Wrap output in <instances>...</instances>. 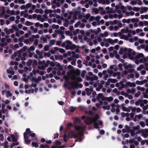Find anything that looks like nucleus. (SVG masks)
<instances>
[{"instance_id": "obj_1", "label": "nucleus", "mask_w": 148, "mask_h": 148, "mask_svg": "<svg viewBox=\"0 0 148 148\" xmlns=\"http://www.w3.org/2000/svg\"><path fill=\"white\" fill-rule=\"evenodd\" d=\"M64 78L65 80V82H66L64 84V87L66 88H68V85H70L71 86V88L73 89L75 88V87H77L75 84H74L72 82L69 81V77L65 75L64 76Z\"/></svg>"}, {"instance_id": "obj_2", "label": "nucleus", "mask_w": 148, "mask_h": 148, "mask_svg": "<svg viewBox=\"0 0 148 148\" xmlns=\"http://www.w3.org/2000/svg\"><path fill=\"white\" fill-rule=\"evenodd\" d=\"M97 120L94 117L92 118H87L86 120L84 121V123L88 125H90L92 124V123H95L97 122Z\"/></svg>"}, {"instance_id": "obj_3", "label": "nucleus", "mask_w": 148, "mask_h": 148, "mask_svg": "<svg viewBox=\"0 0 148 148\" xmlns=\"http://www.w3.org/2000/svg\"><path fill=\"white\" fill-rule=\"evenodd\" d=\"M129 58L132 59L133 58L132 56H134L136 54V52L135 51L132 52V49H128V52L127 53Z\"/></svg>"}, {"instance_id": "obj_4", "label": "nucleus", "mask_w": 148, "mask_h": 148, "mask_svg": "<svg viewBox=\"0 0 148 148\" xmlns=\"http://www.w3.org/2000/svg\"><path fill=\"white\" fill-rule=\"evenodd\" d=\"M74 127L75 130L76 131H83L85 130L86 126L85 125L83 126H77L75 125H74Z\"/></svg>"}, {"instance_id": "obj_5", "label": "nucleus", "mask_w": 148, "mask_h": 148, "mask_svg": "<svg viewBox=\"0 0 148 148\" xmlns=\"http://www.w3.org/2000/svg\"><path fill=\"white\" fill-rule=\"evenodd\" d=\"M70 133L71 134V138H77L78 137V135L76 134L75 132L73 131H71L70 132Z\"/></svg>"}, {"instance_id": "obj_6", "label": "nucleus", "mask_w": 148, "mask_h": 148, "mask_svg": "<svg viewBox=\"0 0 148 148\" xmlns=\"http://www.w3.org/2000/svg\"><path fill=\"white\" fill-rule=\"evenodd\" d=\"M81 7L79 6H78L77 8V9L78 10H76L74 12L75 14L78 15L79 14H80L81 13Z\"/></svg>"}, {"instance_id": "obj_7", "label": "nucleus", "mask_w": 148, "mask_h": 148, "mask_svg": "<svg viewBox=\"0 0 148 148\" xmlns=\"http://www.w3.org/2000/svg\"><path fill=\"white\" fill-rule=\"evenodd\" d=\"M117 80L116 79H114L112 78H109L108 80V82H112L115 83L117 82Z\"/></svg>"}, {"instance_id": "obj_8", "label": "nucleus", "mask_w": 148, "mask_h": 148, "mask_svg": "<svg viewBox=\"0 0 148 148\" xmlns=\"http://www.w3.org/2000/svg\"><path fill=\"white\" fill-rule=\"evenodd\" d=\"M144 55L143 53H140L138 54L135 57L136 59H138L141 58H143L144 57Z\"/></svg>"}, {"instance_id": "obj_9", "label": "nucleus", "mask_w": 148, "mask_h": 148, "mask_svg": "<svg viewBox=\"0 0 148 148\" xmlns=\"http://www.w3.org/2000/svg\"><path fill=\"white\" fill-rule=\"evenodd\" d=\"M11 137L12 139V141L13 142H16L17 141V139L15 135L13 134H12L11 136Z\"/></svg>"}, {"instance_id": "obj_10", "label": "nucleus", "mask_w": 148, "mask_h": 148, "mask_svg": "<svg viewBox=\"0 0 148 148\" xmlns=\"http://www.w3.org/2000/svg\"><path fill=\"white\" fill-rule=\"evenodd\" d=\"M131 135L132 137L134 136L135 135H137L138 134L137 132L135 133V131L132 130H130Z\"/></svg>"}, {"instance_id": "obj_11", "label": "nucleus", "mask_w": 148, "mask_h": 148, "mask_svg": "<svg viewBox=\"0 0 148 148\" xmlns=\"http://www.w3.org/2000/svg\"><path fill=\"white\" fill-rule=\"evenodd\" d=\"M74 74L77 76H79L80 74V70L78 69H77L76 70H74Z\"/></svg>"}, {"instance_id": "obj_12", "label": "nucleus", "mask_w": 148, "mask_h": 148, "mask_svg": "<svg viewBox=\"0 0 148 148\" xmlns=\"http://www.w3.org/2000/svg\"><path fill=\"white\" fill-rule=\"evenodd\" d=\"M32 146L33 147L37 148L39 147L38 143L33 142L32 143Z\"/></svg>"}, {"instance_id": "obj_13", "label": "nucleus", "mask_w": 148, "mask_h": 148, "mask_svg": "<svg viewBox=\"0 0 148 148\" xmlns=\"http://www.w3.org/2000/svg\"><path fill=\"white\" fill-rule=\"evenodd\" d=\"M73 119L74 123H75V122L78 123H79L81 122L80 119L79 118H74Z\"/></svg>"}, {"instance_id": "obj_14", "label": "nucleus", "mask_w": 148, "mask_h": 148, "mask_svg": "<svg viewBox=\"0 0 148 148\" xmlns=\"http://www.w3.org/2000/svg\"><path fill=\"white\" fill-rule=\"evenodd\" d=\"M40 147L39 148H50V146L47 144H41L40 145Z\"/></svg>"}, {"instance_id": "obj_15", "label": "nucleus", "mask_w": 148, "mask_h": 148, "mask_svg": "<svg viewBox=\"0 0 148 148\" xmlns=\"http://www.w3.org/2000/svg\"><path fill=\"white\" fill-rule=\"evenodd\" d=\"M35 48L34 46L33 45L31 46L28 49V51L29 52L31 51H34L35 50Z\"/></svg>"}, {"instance_id": "obj_16", "label": "nucleus", "mask_w": 148, "mask_h": 148, "mask_svg": "<svg viewBox=\"0 0 148 148\" xmlns=\"http://www.w3.org/2000/svg\"><path fill=\"white\" fill-rule=\"evenodd\" d=\"M33 63V60H32L29 59L28 61L27 62V65L29 66H30L32 63Z\"/></svg>"}, {"instance_id": "obj_17", "label": "nucleus", "mask_w": 148, "mask_h": 148, "mask_svg": "<svg viewBox=\"0 0 148 148\" xmlns=\"http://www.w3.org/2000/svg\"><path fill=\"white\" fill-rule=\"evenodd\" d=\"M55 32L56 33L60 34L61 35H62V34H64V32L63 31H62L60 29H58V30H55Z\"/></svg>"}, {"instance_id": "obj_18", "label": "nucleus", "mask_w": 148, "mask_h": 148, "mask_svg": "<svg viewBox=\"0 0 148 148\" xmlns=\"http://www.w3.org/2000/svg\"><path fill=\"white\" fill-rule=\"evenodd\" d=\"M103 94L102 93H99L96 97V99L98 100H99L100 99H101L102 96H103Z\"/></svg>"}, {"instance_id": "obj_19", "label": "nucleus", "mask_w": 148, "mask_h": 148, "mask_svg": "<svg viewBox=\"0 0 148 148\" xmlns=\"http://www.w3.org/2000/svg\"><path fill=\"white\" fill-rule=\"evenodd\" d=\"M85 90L86 92V94L88 96H90L91 94V93L92 92H91L90 91H89V88H86Z\"/></svg>"}, {"instance_id": "obj_20", "label": "nucleus", "mask_w": 148, "mask_h": 148, "mask_svg": "<svg viewBox=\"0 0 148 148\" xmlns=\"http://www.w3.org/2000/svg\"><path fill=\"white\" fill-rule=\"evenodd\" d=\"M6 94H7L6 97H8L10 96H12V93L9 90L6 91Z\"/></svg>"}, {"instance_id": "obj_21", "label": "nucleus", "mask_w": 148, "mask_h": 148, "mask_svg": "<svg viewBox=\"0 0 148 148\" xmlns=\"http://www.w3.org/2000/svg\"><path fill=\"white\" fill-rule=\"evenodd\" d=\"M106 101H108L109 102L111 101L113 99V97L111 96L109 97H106Z\"/></svg>"}, {"instance_id": "obj_22", "label": "nucleus", "mask_w": 148, "mask_h": 148, "mask_svg": "<svg viewBox=\"0 0 148 148\" xmlns=\"http://www.w3.org/2000/svg\"><path fill=\"white\" fill-rule=\"evenodd\" d=\"M25 24L26 26L32 25L33 24V23L27 21H26Z\"/></svg>"}, {"instance_id": "obj_23", "label": "nucleus", "mask_w": 148, "mask_h": 148, "mask_svg": "<svg viewBox=\"0 0 148 148\" xmlns=\"http://www.w3.org/2000/svg\"><path fill=\"white\" fill-rule=\"evenodd\" d=\"M71 45V46L70 45V49L73 50L76 48V46L75 44H72Z\"/></svg>"}, {"instance_id": "obj_24", "label": "nucleus", "mask_w": 148, "mask_h": 148, "mask_svg": "<svg viewBox=\"0 0 148 148\" xmlns=\"http://www.w3.org/2000/svg\"><path fill=\"white\" fill-rule=\"evenodd\" d=\"M132 82H127L125 84V88H126L128 86H129L130 87H132Z\"/></svg>"}, {"instance_id": "obj_25", "label": "nucleus", "mask_w": 148, "mask_h": 148, "mask_svg": "<svg viewBox=\"0 0 148 148\" xmlns=\"http://www.w3.org/2000/svg\"><path fill=\"white\" fill-rule=\"evenodd\" d=\"M76 108L73 106H70L69 108V111L71 112H73L75 110Z\"/></svg>"}, {"instance_id": "obj_26", "label": "nucleus", "mask_w": 148, "mask_h": 148, "mask_svg": "<svg viewBox=\"0 0 148 148\" xmlns=\"http://www.w3.org/2000/svg\"><path fill=\"white\" fill-rule=\"evenodd\" d=\"M27 135L28 134H27L26 132L24 133L23 135L24 140L28 139L29 138Z\"/></svg>"}, {"instance_id": "obj_27", "label": "nucleus", "mask_w": 148, "mask_h": 148, "mask_svg": "<svg viewBox=\"0 0 148 148\" xmlns=\"http://www.w3.org/2000/svg\"><path fill=\"white\" fill-rule=\"evenodd\" d=\"M140 127L139 125H137L136 126H134L133 127V130H134V131L135 130H139L140 129Z\"/></svg>"}, {"instance_id": "obj_28", "label": "nucleus", "mask_w": 148, "mask_h": 148, "mask_svg": "<svg viewBox=\"0 0 148 148\" xmlns=\"http://www.w3.org/2000/svg\"><path fill=\"white\" fill-rule=\"evenodd\" d=\"M132 67V64H129L128 65H127L126 66H125V68H124L126 70H128L129 68L130 69H131Z\"/></svg>"}, {"instance_id": "obj_29", "label": "nucleus", "mask_w": 148, "mask_h": 148, "mask_svg": "<svg viewBox=\"0 0 148 148\" xmlns=\"http://www.w3.org/2000/svg\"><path fill=\"white\" fill-rule=\"evenodd\" d=\"M129 108L131 109L132 112H134V113H135L136 110V108H133L132 106H129Z\"/></svg>"}, {"instance_id": "obj_30", "label": "nucleus", "mask_w": 148, "mask_h": 148, "mask_svg": "<svg viewBox=\"0 0 148 148\" xmlns=\"http://www.w3.org/2000/svg\"><path fill=\"white\" fill-rule=\"evenodd\" d=\"M144 68V66L143 65H141L140 66L138 67L137 68V71H140L142 69Z\"/></svg>"}, {"instance_id": "obj_31", "label": "nucleus", "mask_w": 148, "mask_h": 148, "mask_svg": "<svg viewBox=\"0 0 148 148\" xmlns=\"http://www.w3.org/2000/svg\"><path fill=\"white\" fill-rule=\"evenodd\" d=\"M7 72L8 73L11 74L12 75H14V71L12 70H10L9 69H7Z\"/></svg>"}, {"instance_id": "obj_32", "label": "nucleus", "mask_w": 148, "mask_h": 148, "mask_svg": "<svg viewBox=\"0 0 148 148\" xmlns=\"http://www.w3.org/2000/svg\"><path fill=\"white\" fill-rule=\"evenodd\" d=\"M131 21L134 23V22H136V23H138V22L139 20V19L138 18H133L131 19Z\"/></svg>"}, {"instance_id": "obj_33", "label": "nucleus", "mask_w": 148, "mask_h": 148, "mask_svg": "<svg viewBox=\"0 0 148 148\" xmlns=\"http://www.w3.org/2000/svg\"><path fill=\"white\" fill-rule=\"evenodd\" d=\"M110 22L111 25H113V24L116 25L117 24L118 21L117 20H114L113 22L112 21H110Z\"/></svg>"}, {"instance_id": "obj_34", "label": "nucleus", "mask_w": 148, "mask_h": 148, "mask_svg": "<svg viewBox=\"0 0 148 148\" xmlns=\"http://www.w3.org/2000/svg\"><path fill=\"white\" fill-rule=\"evenodd\" d=\"M107 41L110 44H113V40L111 38H109L107 39Z\"/></svg>"}, {"instance_id": "obj_35", "label": "nucleus", "mask_w": 148, "mask_h": 148, "mask_svg": "<svg viewBox=\"0 0 148 148\" xmlns=\"http://www.w3.org/2000/svg\"><path fill=\"white\" fill-rule=\"evenodd\" d=\"M102 108L104 110H109L110 109V107L109 106H104L102 107Z\"/></svg>"}, {"instance_id": "obj_36", "label": "nucleus", "mask_w": 148, "mask_h": 148, "mask_svg": "<svg viewBox=\"0 0 148 148\" xmlns=\"http://www.w3.org/2000/svg\"><path fill=\"white\" fill-rule=\"evenodd\" d=\"M55 145H59L61 144V142L58 140H56L55 141Z\"/></svg>"}, {"instance_id": "obj_37", "label": "nucleus", "mask_w": 148, "mask_h": 148, "mask_svg": "<svg viewBox=\"0 0 148 148\" xmlns=\"http://www.w3.org/2000/svg\"><path fill=\"white\" fill-rule=\"evenodd\" d=\"M12 29L15 30L16 31H18V29L16 27V25L15 24L13 25L12 26Z\"/></svg>"}, {"instance_id": "obj_38", "label": "nucleus", "mask_w": 148, "mask_h": 148, "mask_svg": "<svg viewBox=\"0 0 148 148\" xmlns=\"http://www.w3.org/2000/svg\"><path fill=\"white\" fill-rule=\"evenodd\" d=\"M90 16V14L89 13H87L84 16L86 20H88Z\"/></svg>"}, {"instance_id": "obj_39", "label": "nucleus", "mask_w": 148, "mask_h": 148, "mask_svg": "<svg viewBox=\"0 0 148 148\" xmlns=\"http://www.w3.org/2000/svg\"><path fill=\"white\" fill-rule=\"evenodd\" d=\"M26 132L27 134H30V133H31L32 132H31V131H30V130L29 128H27L26 129V132Z\"/></svg>"}, {"instance_id": "obj_40", "label": "nucleus", "mask_w": 148, "mask_h": 148, "mask_svg": "<svg viewBox=\"0 0 148 148\" xmlns=\"http://www.w3.org/2000/svg\"><path fill=\"white\" fill-rule=\"evenodd\" d=\"M81 23L80 21H78L74 25V27L75 28L77 27L78 26L81 24Z\"/></svg>"}, {"instance_id": "obj_41", "label": "nucleus", "mask_w": 148, "mask_h": 148, "mask_svg": "<svg viewBox=\"0 0 148 148\" xmlns=\"http://www.w3.org/2000/svg\"><path fill=\"white\" fill-rule=\"evenodd\" d=\"M76 80L77 82H82V79L81 77H78L76 78Z\"/></svg>"}, {"instance_id": "obj_42", "label": "nucleus", "mask_w": 148, "mask_h": 148, "mask_svg": "<svg viewBox=\"0 0 148 148\" xmlns=\"http://www.w3.org/2000/svg\"><path fill=\"white\" fill-rule=\"evenodd\" d=\"M141 94V92L140 91H138V92H137L135 93V97H139V95H140Z\"/></svg>"}, {"instance_id": "obj_43", "label": "nucleus", "mask_w": 148, "mask_h": 148, "mask_svg": "<svg viewBox=\"0 0 148 148\" xmlns=\"http://www.w3.org/2000/svg\"><path fill=\"white\" fill-rule=\"evenodd\" d=\"M32 72L34 74L36 75L37 73H39L40 71H39L38 69H37L36 70H35L34 69H33Z\"/></svg>"}, {"instance_id": "obj_44", "label": "nucleus", "mask_w": 148, "mask_h": 148, "mask_svg": "<svg viewBox=\"0 0 148 148\" xmlns=\"http://www.w3.org/2000/svg\"><path fill=\"white\" fill-rule=\"evenodd\" d=\"M94 127L95 129H98L99 128V124L97 122L94 123Z\"/></svg>"}, {"instance_id": "obj_45", "label": "nucleus", "mask_w": 148, "mask_h": 148, "mask_svg": "<svg viewBox=\"0 0 148 148\" xmlns=\"http://www.w3.org/2000/svg\"><path fill=\"white\" fill-rule=\"evenodd\" d=\"M31 141V140L28 139L24 140L25 143L28 145L30 143Z\"/></svg>"}, {"instance_id": "obj_46", "label": "nucleus", "mask_w": 148, "mask_h": 148, "mask_svg": "<svg viewBox=\"0 0 148 148\" xmlns=\"http://www.w3.org/2000/svg\"><path fill=\"white\" fill-rule=\"evenodd\" d=\"M51 54L50 53L45 52L44 53V56L45 57H49L51 56Z\"/></svg>"}, {"instance_id": "obj_47", "label": "nucleus", "mask_w": 148, "mask_h": 148, "mask_svg": "<svg viewBox=\"0 0 148 148\" xmlns=\"http://www.w3.org/2000/svg\"><path fill=\"white\" fill-rule=\"evenodd\" d=\"M120 49L123 50L125 53H126L127 51L128 52V49L126 47L125 48H123V47H121Z\"/></svg>"}, {"instance_id": "obj_48", "label": "nucleus", "mask_w": 148, "mask_h": 148, "mask_svg": "<svg viewBox=\"0 0 148 148\" xmlns=\"http://www.w3.org/2000/svg\"><path fill=\"white\" fill-rule=\"evenodd\" d=\"M141 8L144 12H147L148 10V8L147 7H141Z\"/></svg>"}, {"instance_id": "obj_49", "label": "nucleus", "mask_w": 148, "mask_h": 148, "mask_svg": "<svg viewBox=\"0 0 148 148\" xmlns=\"http://www.w3.org/2000/svg\"><path fill=\"white\" fill-rule=\"evenodd\" d=\"M38 68L40 70H44L45 69V67H44V65H42V66H37Z\"/></svg>"}, {"instance_id": "obj_50", "label": "nucleus", "mask_w": 148, "mask_h": 148, "mask_svg": "<svg viewBox=\"0 0 148 148\" xmlns=\"http://www.w3.org/2000/svg\"><path fill=\"white\" fill-rule=\"evenodd\" d=\"M53 28H55L57 29H58L59 28V26L58 25H56L54 24L52 26Z\"/></svg>"}, {"instance_id": "obj_51", "label": "nucleus", "mask_w": 148, "mask_h": 148, "mask_svg": "<svg viewBox=\"0 0 148 148\" xmlns=\"http://www.w3.org/2000/svg\"><path fill=\"white\" fill-rule=\"evenodd\" d=\"M86 72V70H83L82 71V73L81 76L82 78H84L85 76V74Z\"/></svg>"}, {"instance_id": "obj_52", "label": "nucleus", "mask_w": 148, "mask_h": 148, "mask_svg": "<svg viewBox=\"0 0 148 148\" xmlns=\"http://www.w3.org/2000/svg\"><path fill=\"white\" fill-rule=\"evenodd\" d=\"M67 127H73V123H68L66 125Z\"/></svg>"}, {"instance_id": "obj_53", "label": "nucleus", "mask_w": 148, "mask_h": 148, "mask_svg": "<svg viewBox=\"0 0 148 148\" xmlns=\"http://www.w3.org/2000/svg\"><path fill=\"white\" fill-rule=\"evenodd\" d=\"M140 124L142 127H144L145 126V124L143 121H141L140 123Z\"/></svg>"}, {"instance_id": "obj_54", "label": "nucleus", "mask_w": 148, "mask_h": 148, "mask_svg": "<svg viewBox=\"0 0 148 148\" xmlns=\"http://www.w3.org/2000/svg\"><path fill=\"white\" fill-rule=\"evenodd\" d=\"M65 42L66 43L67 45L70 46L72 44V42L69 40H67L65 41Z\"/></svg>"}, {"instance_id": "obj_55", "label": "nucleus", "mask_w": 148, "mask_h": 148, "mask_svg": "<svg viewBox=\"0 0 148 148\" xmlns=\"http://www.w3.org/2000/svg\"><path fill=\"white\" fill-rule=\"evenodd\" d=\"M32 81H34L36 83H38V80L37 79H36L34 77L32 78L31 79Z\"/></svg>"}, {"instance_id": "obj_56", "label": "nucleus", "mask_w": 148, "mask_h": 148, "mask_svg": "<svg viewBox=\"0 0 148 148\" xmlns=\"http://www.w3.org/2000/svg\"><path fill=\"white\" fill-rule=\"evenodd\" d=\"M133 10L135 11L136 12H138L140 10V8L138 7H134L133 8Z\"/></svg>"}, {"instance_id": "obj_57", "label": "nucleus", "mask_w": 148, "mask_h": 148, "mask_svg": "<svg viewBox=\"0 0 148 148\" xmlns=\"http://www.w3.org/2000/svg\"><path fill=\"white\" fill-rule=\"evenodd\" d=\"M142 135L145 138H147L148 136L147 134L143 132L142 133Z\"/></svg>"}, {"instance_id": "obj_58", "label": "nucleus", "mask_w": 148, "mask_h": 148, "mask_svg": "<svg viewBox=\"0 0 148 148\" xmlns=\"http://www.w3.org/2000/svg\"><path fill=\"white\" fill-rule=\"evenodd\" d=\"M49 48V46L48 45H46L44 47V50L45 51H48Z\"/></svg>"}, {"instance_id": "obj_59", "label": "nucleus", "mask_w": 148, "mask_h": 148, "mask_svg": "<svg viewBox=\"0 0 148 148\" xmlns=\"http://www.w3.org/2000/svg\"><path fill=\"white\" fill-rule=\"evenodd\" d=\"M24 38V37L23 36H22L21 37L18 39V41L19 42H22L23 41V39Z\"/></svg>"}, {"instance_id": "obj_60", "label": "nucleus", "mask_w": 148, "mask_h": 148, "mask_svg": "<svg viewBox=\"0 0 148 148\" xmlns=\"http://www.w3.org/2000/svg\"><path fill=\"white\" fill-rule=\"evenodd\" d=\"M119 67V70L122 71L123 70V69L122 68V64H119L118 66Z\"/></svg>"}, {"instance_id": "obj_61", "label": "nucleus", "mask_w": 148, "mask_h": 148, "mask_svg": "<svg viewBox=\"0 0 148 148\" xmlns=\"http://www.w3.org/2000/svg\"><path fill=\"white\" fill-rule=\"evenodd\" d=\"M86 79L87 80H90L91 81H93V77H90L89 76H87L86 77Z\"/></svg>"}, {"instance_id": "obj_62", "label": "nucleus", "mask_w": 148, "mask_h": 148, "mask_svg": "<svg viewBox=\"0 0 148 148\" xmlns=\"http://www.w3.org/2000/svg\"><path fill=\"white\" fill-rule=\"evenodd\" d=\"M98 2L99 3H101L103 4H105V1L104 0H99Z\"/></svg>"}, {"instance_id": "obj_63", "label": "nucleus", "mask_w": 148, "mask_h": 148, "mask_svg": "<svg viewBox=\"0 0 148 148\" xmlns=\"http://www.w3.org/2000/svg\"><path fill=\"white\" fill-rule=\"evenodd\" d=\"M8 30V28L7 27H5L4 29V32H6V34H10V33L9 32Z\"/></svg>"}, {"instance_id": "obj_64", "label": "nucleus", "mask_w": 148, "mask_h": 148, "mask_svg": "<svg viewBox=\"0 0 148 148\" xmlns=\"http://www.w3.org/2000/svg\"><path fill=\"white\" fill-rule=\"evenodd\" d=\"M59 51L62 53H64L65 52V49L62 48H60L59 49Z\"/></svg>"}]
</instances>
